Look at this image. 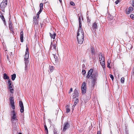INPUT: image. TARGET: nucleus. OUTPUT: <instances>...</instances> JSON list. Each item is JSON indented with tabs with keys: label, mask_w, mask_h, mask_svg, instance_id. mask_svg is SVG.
Returning a JSON list of instances; mask_svg holds the SVG:
<instances>
[{
	"label": "nucleus",
	"mask_w": 134,
	"mask_h": 134,
	"mask_svg": "<svg viewBox=\"0 0 134 134\" xmlns=\"http://www.w3.org/2000/svg\"><path fill=\"white\" fill-rule=\"evenodd\" d=\"M132 71H133V74H134V67Z\"/></svg>",
	"instance_id": "nucleus-57"
},
{
	"label": "nucleus",
	"mask_w": 134,
	"mask_h": 134,
	"mask_svg": "<svg viewBox=\"0 0 134 134\" xmlns=\"http://www.w3.org/2000/svg\"><path fill=\"white\" fill-rule=\"evenodd\" d=\"M105 62H102V63H100L101 64L102 67L104 69H105Z\"/></svg>",
	"instance_id": "nucleus-29"
},
{
	"label": "nucleus",
	"mask_w": 134,
	"mask_h": 134,
	"mask_svg": "<svg viewBox=\"0 0 134 134\" xmlns=\"http://www.w3.org/2000/svg\"><path fill=\"white\" fill-rule=\"evenodd\" d=\"M34 22L36 23L37 22L36 16H34Z\"/></svg>",
	"instance_id": "nucleus-36"
},
{
	"label": "nucleus",
	"mask_w": 134,
	"mask_h": 134,
	"mask_svg": "<svg viewBox=\"0 0 134 134\" xmlns=\"http://www.w3.org/2000/svg\"><path fill=\"white\" fill-rule=\"evenodd\" d=\"M66 109L69 108L70 105H67L65 107Z\"/></svg>",
	"instance_id": "nucleus-50"
},
{
	"label": "nucleus",
	"mask_w": 134,
	"mask_h": 134,
	"mask_svg": "<svg viewBox=\"0 0 134 134\" xmlns=\"http://www.w3.org/2000/svg\"><path fill=\"white\" fill-rule=\"evenodd\" d=\"M42 10H40L37 13V15H39V14L41 13Z\"/></svg>",
	"instance_id": "nucleus-47"
},
{
	"label": "nucleus",
	"mask_w": 134,
	"mask_h": 134,
	"mask_svg": "<svg viewBox=\"0 0 134 134\" xmlns=\"http://www.w3.org/2000/svg\"><path fill=\"white\" fill-rule=\"evenodd\" d=\"M9 101L10 104L14 103L13 97H10L9 98Z\"/></svg>",
	"instance_id": "nucleus-20"
},
{
	"label": "nucleus",
	"mask_w": 134,
	"mask_h": 134,
	"mask_svg": "<svg viewBox=\"0 0 134 134\" xmlns=\"http://www.w3.org/2000/svg\"><path fill=\"white\" fill-rule=\"evenodd\" d=\"M79 102V99L78 98H76L75 99V101L74 102V104L73 105V106L72 107V108L73 110H74V109L75 107V106L76 105V104L77 103H78Z\"/></svg>",
	"instance_id": "nucleus-16"
},
{
	"label": "nucleus",
	"mask_w": 134,
	"mask_h": 134,
	"mask_svg": "<svg viewBox=\"0 0 134 134\" xmlns=\"http://www.w3.org/2000/svg\"><path fill=\"white\" fill-rule=\"evenodd\" d=\"M3 15L2 13L0 11V17L2 16Z\"/></svg>",
	"instance_id": "nucleus-52"
},
{
	"label": "nucleus",
	"mask_w": 134,
	"mask_h": 134,
	"mask_svg": "<svg viewBox=\"0 0 134 134\" xmlns=\"http://www.w3.org/2000/svg\"><path fill=\"white\" fill-rule=\"evenodd\" d=\"M133 10V8L132 7H130L129 8L128 11H126V13L127 14H129L130 12Z\"/></svg>",
	"instance_id": "nucleus-18"
},
{
	"label": "nucleus",
	"mask_w": 134,
	"mask_h": 134,
	"mask_svg": "<svg viewBox=\"0 0 134 134\" xmlns=\"http://www.w3.org/2000/svg\"><path fill=\"white\" fill-rule=\"evenodd\" d=\"M54 134H57V132H54Z\"/></svg>",
	"instance_id": "nucleus-58"
},
{
	"label": "nucleus",
	"mask_w": 134,
	"mask_h": 134,
	"mask_svg": "<svg viewBox=\"0 0 134 134\" xmlns=\"http://www.w3.org/2000/svg\"><path fill=\"white\" fill-rule=\"evenodd\" d=\"M130 111L133 113L134 114V106L132 105L130 109Z\"/></svg>",
	"instance_id": "nucleus-24"
},
{
	"label": "nucleus",
	"mask_w": 134,
	"mask_h": 134,
	"mask_svg": "<svg viewBox=\"0 0 134 134\" xmlns=\"http://www.w3.org/2000/svg\"><path fill=\"white\" fill-rule=\"evenodd\" d=\"M59 1H60V3H61V2H62V0H59Z\"/></svg>",
	"instance_id": "nucleus-60"
},
{
	"label": "nucleus",
	"mask_w": 134,
	"mask_h": 134,
	"mask_svg": "<svg viewBox=\"0 0 134 134\" xmlns=\"http://www.w3.org/2000/svg\"><path fill=\"white\" fill-rule=\"evenodd\" d=\"M8 24L9 26L12 25H13V24L12 22V21L11 20V17H9V20L8 21Z\"/></svg>",
	"instance_id": "nucleus-22"
},
{
	"label": "nucleus",
	"mask_w": 134,
	"mask_h": 134,
	"mask_svg": "<svg viewBox=\"0 0 134 134\" xmlns=\"http://www.w3.org/2000/svg\"><path fill=\"white\" fill-rule=\"evenodd\" d=\"M18 129V126H16V127L15 128V129H14V128H13V131H14V130H15V131H17Z\"/></svg>",
	"instance_id": "nucleus-41"
},
{
	"label": "nucleus",
	"mask_w": 134,
	"mask_h": 134,
	"mask_svg": "<svg viewBox=\"0 0 134 134\" xmlns=\"http://www.w3.org/2000/svg\"><path fill=\"white\" fill-rule=\"evenodd\" d=\"M19 104L20 108V111L21 113H22L24 111V107L22 102L21 100L20 101Z\"/></svg>",
	"instance_id": "nucleus-8"
},
{
	"label": "nucleus",
	"mask_w": 134,
	"mask_h": 134,
	"mask_svg": "<svg viewBox=\"0 0 134 134\" xmlns=\"http://www.w3.org/2000/svg\"><path fill=\"white\" fill-rule=\"evenodd\" d=\"M49 21V20L48 19H47V18L46 19H44L43 21V23L44 24L48 22Z\"/></svg>",
	"instance_id": "nucleus-31"
},
{
	"label": "nucleus",
	"mask_w": 134,
	"mask_h": 134,
	"mask_svg": "<svg viewBox=\"0 0 134 134\" xmlns=\"http://www.w3.org/2000/svg\"><path fill=\"white\" fill-rule=\"evenodd\" d=\"M7 4V0H3L0 4V9L2 11L4 12L5 8Z\"/></svg>",
	"instance_id": "nucleus-4"
},
{
	"label": "nucleus",
	"mask_w": 134,
	"mask_h": 134,
	"mask_svg": "<svg viewBox=\"0 0 134 134\" xmlns=\"http://www.w3.org/2000/svg\"><path fill=\"white\" fill-rule=\"evenodd\" d=\"M109 76H110V77L111 79L112 80H113L114 79V77H113V75L111 74H110L109 75Z\"/></svg>",
	"instance_id": "nucleus-40"
},
{
	"label": "nucleus",
	"mask_w": 134,
	"mask_h": 134,
	"mask_svg": "<svg viewBox=\"0 0 134 134\" xmlns=\"http://www.w3.org/2000/svg\"><path fill=\"white\" fill-rule=\"evenodd\" d=\"M9 89L10 90V92L11 93H14V89L13 88Z\"/></svg>",
	"instance_id": "nucleus-38"
},
{
	"label": "nucleus",
	"mask_w": 134,
	"mask_h": 134,
	"mask_svg": "<svg viewBox=\"0 0 134 134\" xmlns=\"http://www.w3.org/2000/svg\"><path fill=\"white\" fill-rule=\"evenodd\" d=\"M26 47V48L25 54L24 55L25 57L24 59L25 64L24 72L25 74L27 72L29 66V49L28 47H27V45Z\"/></svg>",
	"instance_id": "nucleus-3"
},
{
	"label": "nucleus",
	"mask_w": 134,
	"mask_h": 134,
	"mask_svg": "<svg viewBox=\"0 0 134 134\" xmlns=\"http://www.w3.org/2000/svg\"><path fill=\"white\" fill-rule=\"evenodd\" d=\"M125 132H126V133H128L127 132V128H125Z\"/></svg>",
	"instance_id": "nucleus-54"
},
{
	"label": "nucleus",
	"mask_w": 134,
	"mask_h": 134,
	"mask_svg": "<svg viewBox=\"0 0 134 134\" xmlns=\"http://www.w3.org/2000/svg\"><path fill=\"white\" fill-rule=\"evenodd\" d=\"M11 107L12 108V109L14 110L15 109V107L14 105V103L10 104Z\"/></svg>",
	"instance_id": "nucleus-34"
},
{
	"label": "nucleus",
	"mask_w": 134,
	"mask_h": 134,
	"mask_svg": "<svg viewBox=\"0 0 134 134\" xmlns=\"http://www.w3.org/2000/svg\"><path fill=\"white\" fill-rule=\"evenodd\" d=\"M53 66H51L49 68V71L51 72H52L53 71Z\"/></svg>",
	"instance_id": "nucleus-33"
},
{
	"label": "nucleus",
	"mask_w": 134,
	"mask_h": 134,
	"mask_svg": "<svg viewBox=\"0 0 134 134\" xmlns=\"http://www.w3.org/2000/svg\"><path fill=\"white\" fill-rule=\"evenodd\" d=\"M70 4L72 6H74L75 5V4L73 2H70Z\"/></svg>",
	"instance_id": "nucleus-43"
},
{
	"label": "nucleus",
	"mask_w": 134,
	"mask_h": 134,
	"mask_svg": "<svg viewBox=\"0 0 134 134\" xmlns=\"http://www.w3.org/2000/svg\"><path fill=\"white\" fill-rule=\"evenodd\" d=\"M42 10H40L37 13V15H39V14L41 13Z\"/></svg>",
	"instance_id": "nucleus-48"
},
{
	"label": "nucleus",
	"mask_w": 134,
	"mask_h": 134,
	"mask_svg": "<svg viewBox=\"0 0 134 134\" xmlns=\"http://www.w3.org/2000/svg\"><path fill=\"white\" fill-rule=\"evenodd\" d=\"M70 127V125L68 122H65L64 124L63 131L64 132Z\"/></svg>",
	"instance_id": "nucleus-7"
},
{
	"label": "nucleus",
	"mask_w": 134,
	"mask_h": 134,
	"mask_svg": "<svg viewBox=\"0 0 134 134\" xmlns=\"http://www.w3.org/2000/svg\"><path fill=\"white\" fill-rule=\"evenodd\" d=\"M79 93H78V91L76 90V89H75L74 91V92L73 94V97L74 98H76L78 96Z\"/></svg>",
	"instance_id": "nucleus-14"
},
{
	"label": "nucleus",
	"mask_w": 134,
	"mask_h": 134,
	"mask_svg": "<svg viewBox=\"0 0 134 134\" xmlns=\"http://www.w3.org/2000/svg\"><path fill=\"white\" fill-rule=\"evenodd\" d=\"M121 83H123L124 82V77H122L121 79Z\"/></svg>",
	"instance_id": "nucleus-35"
},
{
	"label": "nucleus",
	"mask_w": 134,
	"mask_h": 134,
	"mask_svg": "<svg viewBox=\"0 0 134 134\" xmlns=\"http://www.w3.org/2000/svg\"><path fill=\"white\" fill-rule=\"evenodd\" d=\"M126 134H129V133H126Z\"/></svg>",
	"instance_id": "nucleus-62"
},
{
	"label": "nucleus",
	"mask_w": 134,
	"mask_h": 134,
	"mask_svg": "<svg viewBox=\"0 0 134 134\" xmlns=\"http://www.w3.org/2000/svg\"><path fill=\"white\" fill-rule=\"evenodd\" d=\"M40 10H42L43 7V4L42 3H41L40 4Z\"/></svg>",
	"instance_id": "nucleus-32"
},
{
	"label": "nucleus",
	"mask_w": 134,
	"mask_h": 134,
	"mask_svg": "<svg viewBox=\"0 0 134 134\" xmlns=\"http://www.w3.org/2000/svg\"><path fill=\"white\" fill-rule=\"evenodd\" d=\"M39 16L38 15H37V19H38L39 18Z\"/></svg>",
	"instance_id": "nucleus-56"
},
{
	"label": "nucleus",
	"mask_w": 134,
	"mask_h": 134,
	"mask_svg": "<svg viewBox=\"0 0 134 134\" xmlns=\"http://www.w3.org/2000/svg\"><path fill=\"white\" fill-rule=\"evenodd\" d=\"M11 76L12 80L13 81L14 80L16 77V74H13Z\"/></svg>",
	"instance_id": "nucleus-27"
},
{
	"label": "nucleus",
	"mask_w": 134,
	"mask_h": 134,
	"mask_svg": "<svg viewBox=\"0 0 134 134\" xmlns=\"http://www.w3.org/2000/svg\"><path fill=\"white\" fill-rule=\"evenodd\" d=\"M98 75V72L96 71H93L92 69H91L88 72L86 78L92 79L91 85L93 87H94L97 83Z\"/></svg>",
	"instance_id": "nucleus-2"
},
{
	"label": "nucleus",
	"mask_w": 134,
	"mask_h": 134,
	"mask_svg": "<svg viewBox=\"0 0 134 134\" xmlns=\"http://www.w3.org/2000/svg\"><path fill=\"white\" fill-rule=\"evenodd\" d=\"M10 115L12 116L11 119V121L12 120H17V119L16 118L15 112L14 110H13L11 111Z\"/></svg>",
	"instance_id": "nucleus-6"
},
{
	"label": "nucleus",
	"mask_w": 134,
	"mask_h": 134,
	"mask_svg": "<svg viewBox=\"0 0 134 134\" xmlns=\"http://www.w3.org/2000/svg\"><path fill=\"white\" fill-rule=\"evenodd\" d=\"M56 45L55 43L54 44H53L52 42H51V45L50 46V48L51 49H52V48L53 49H54L55 51L56 52L57 51L58 49L56 48Z\"/></svg>",
	"instance_id": "nucleus-10"
},
{
	"label": "nucleus",
	"mask_w": 134,
	"mask_h": 134,
	"mask_svg": "<svg viewBox=\"0 0 134 134\" xmlns=\"http://www.w3.org/2000/svg\"><path fill=\"white\" fill-rule=\"evenodd\" d=\"M130 18L134 20V15L133 14H131L130 15Z\"/></svg>",
	"instance_id": "nucleus-39"
},
{
	"label": "nucleus",
	"mask_w": 134,
	"mask_h": 134,
	"mask_svg": "<svg viewBox=\"0 0 134 134\" xmlns=\"http://www.w3.org/2000/svg\"><path fill=\"white\" fill-rule=\"evenodd\" d=\"M126 47L127 49H128L129 50H130L132 48V46L131 44H128L127 45Z\"/></svg>",
	"instance_id": "nucleus-21"
},
{
	"label": "nucleus",
	"mask_w": 134,
	"mask_h": 134,
	"mask_svg": "<svg viewBox=\"0 0 134 134\" xmlns=\"http://www.w3.org/2000/svg\"><path fill=\"white\" fill-rule=\"evenodd\" d=\"M90 19L89 18L87 19V22L88 23H89L90 22Z\"/></svg>",
	"instance_id": "nucleus-53"
},
{
	"label": "nucleus",
	"mask_w": 134,
	"mask_h": 134,
	"mask_svg": "<svg viewBox=\"0 0 134 134\" xmlns=\"http://www.w3.org/2000/svg\"><path fill=\"white\" fill-rule=\"evenodd\" d=\"M81 90L82 93L85 94L86 91V85L85 82H83L81 86Z\"/></svg>",
	"instance_id": "nucleus-5"
},
{
	"label": "nucleus",
	"mask_w": 134,
	"mask_h": 134,
	"mask_svg": "<svg viewBox=\"0 0 134 134\" xmlns=\"http://www.w3.org/2000/svg\"><path fill=\"white\" fill-rule=\"evenodd\" d=\"M44 23H43H43H42L41 24V26H42L44 25Z\"/></svg>",
	"instance_id": "nucleus-59"
},
{
	"label": "nucleus",
	"mask_w": 134,
	"mask_h": 134,
	"mask_svg": "<svg viewBox=\"0 0 134 134\" xmlns=\"http://www.w3.org/2000/svg\"><path fill=\"white\" fill-rule=\"evenodd\" d=\"M3 79L5 80H9V77L5 73H4L3 75Z\"/></svg>",
	"instance_id": "nucleus-23"
},
{
	"label": "nucleus",
	"mask_w": 134,
	"mask_h": 134,
	"mask_svg": "<svg viewBox=\"0 0 134 134\" xmlns=\"http://www.w3.org/2000/svg\"><path fill=\"white\" fill-rule=\"evenodd\" d=\"M8 83L9 85L8 87V89L12 88L13 86V85L12 84L11 81L10 80H8Z\"/></svg>",
	"instance_id": "nucleus-17"
},
{
	"label": "nucleus",
	"mask_w": 134,
	"mask_h": 134,
	"mask_svg": "<svg viewBox=\"0 0 134 134\" xmlns=\"http://www.w3.org/2000/svg\"><path fill=\"white\" fill-rule=\"evenodd\" d=\"M82 69H85V66L84 64H83L82 65Z\"/></svg>",
	"instance_id": "nucleus-42"
},
{
	"label": "nucleus",
	"mask_w": 134,
	"mask_h": 134,
	"mask_svg": "<svg viewBox=\"0 0 134 134\" xmlns=\"http://www.w3.org/2000/svg\"><path fill=\"white\" fill-rule=\"evenodd\" d=\"M120 1V0H117L115 2V3L116 4H118V3Z\"/></svg>",
	"instance_id": "nucleus-45"
},
{
	"label": "nucleus",
	"mask_w": 134,
	"mask_h": 134,
	"mask_svg": "<svg viewBox=\"0 0 134 134\" xmlns=\"http://www.w3.org/2000/svg\"><path fill=\"white\" fill-rule=\"evenodd\" d=\"M97 134H100V132H98Z\"/></svg>",
	"instance_id": "nucleus-61"
},
{
	"label": "nucleus",
	"mask_w": 134,
	"mask_h": 134,
	"mask_svg": "<svg viewBox=\"0 0 134 134\" xmlns=\"http://www.w3.org/2000/svg\"><path fill=\"white\" fill-rule=\"evenodd\" d=\"M53 55L54 57V58L52 59L53 62L55 63H57L58 62V57L53 54Z\"/></svg>",
	"instance_id": "nucleus-13"
},
{
	"label": "nucleus",
	"mask_w": 134,
	"mask_h": 134,
	"mask_svg": "<svg viewBox=\"0 0 134 134\" xmlns=\"http://www.w3.org/2000/svg\"><path fill=\"white\" fill-rule=\"evenodd\" d=\"M23 31H21L20 33V41L21 42H23Z\"/></svg>",
	"instance_id": "nucleus-19"
},
{
	"label": "nucleus",
	"mask_w": 134,
	"mask_h": 134,
	"mask_svg": "<svg viewBox=\"0 0 134 134\" xmlns=\"http://www.w3.org/2000/svg\"><path fill=\"white\" fill-rule=\"evenodd\" d=\"M97 29V25L96 22H95L92 24V30L93 32L95 31Z\"/></svg>",
	"instance_id": "nucleus-11"
},
{
	"label": "nucleus",
	"mask_w": 134,
	"mask_h": 134,
	"mask_svg": "<svg viewBox=\"0 0 134 134\" xmlns=\"http://www.w3.org/2000/svg\"><path fill=\"white\" fill-rule=\"evenodd\" d=\"M81 19L82 20H83V16H79V26L78 30V32L77 37L78 42L80 44L82 43L84 40V32L82 27Z\"/></svg>",
	"instance_id": "nucleus-1"
},
{
	"label": "nucleus",
	"mask_w": 134,
	"mask_h": 134,
	"mask_svg": "<svg viewBox=\"0 0 134 134\" xmlns=\"http://www.w3.org/2000/svg\"><path fill=\"white\" fill-rule=\"evenodd\" d=\"M72 88H70V89L69 90V93H70L71 92H72Z\"/></svg>",
	"instance_id": "nucleus-49"
},
{
	"label": "nucleus",
	"mask_w": 134,
	"mask_h": 134,
	"mask_svg": "<svg viewBox=\"0 0 134 134\" xmlns=\"http://www.w3.org/2000/svg\"><path fill=\"white\" fill-rule=\"evenodd\" d=\"M110 61L108 60L107 61V66L108 68H110Z\"/></svg>",
	"instance_id": "nucleus-30"
},
{
	"label": "nucleus",
	"mask_w": 134,
	"mask_h": 134,
	"mask_svg": "<svg viewBox=\"0 0 134 134\" xmlns=\"http://www.w3.org/2000/svg\"><path fill=\"white\" fill-rule=\"evenodd\" d=\"M7 59L8 60V61H9V57H8V55H7Z\"/></svg>",
	"instance_id": "nucleus-55"
},
{
	"label": "nucleus",
	"mask_w": 134,
	"mask_h": 134,
	"mask_svg": "<svg viewBox=\"0 0 134 134\" xmlns=\"http://www.w3.org/2000/svg\"><path fill=\"white\" fill-rule=\"evenodd\" d=\"M66 109V112L67 113H68L70 111V108H68Z\"/></svg>",
	"instance_id": "nucleus-44"
},
{
	"label": "nucleus",
	"mask_w": 134,
	"mask_h": 134,
	"mask_svg": "<svg viewBox=\"0 0 134 134\" xmlns=\"http://www.w3.org/2000/svg\"><path fill=\"white\" fill-rule=\"evenodd\" d=\"M99 60L100 63H102V62H105L104 57L101 53H100L99 54Z\"/></svg>",
	"instance_id": "nucleus-9"
},
{
	"label": "nucleus",
	"mask_w": 134,
	"mask_h": 134,
	"mask_svg": "<svg viewBox=\"0 0 134 134\" xmlns=\"http://www.w3.org/2000/svg\"><path fill=\"white\" fill-rule=\"evenodd\" d=\"M42 10H40L37 13V15H39V14L41 13Z\"/></svg>",
	"instance_id": "nucleus-46"
},
{
	"label": "nucleus",
	"mask_w": 134,
	"mask_h": 134,
	"mask_svg": "<svg viewBox=\"0 0 134 134\" xmlns=\"http://www.w3.org/2000/svg\"><path fill=\"white\" fill-rule=\"evenodd\" d=\"M91 53L92 54V55L94 54H95V50L92 47H91Z\"/></svg>",
	"instance_id": "nucleus-25"
},
{
	"label": "nucleus",
	"mask_w": 134,
	"mask_h": 134,
	"mask_svg": "<svg viewBox=\"0 0 134 134\" xmlns=\"http://www.w3.org/2000/svg\"><path fill=\"white\" fill-rule=\"evenodd\" d=\"M132 6H134V0H132Z\"/></svg>",
	"instance_id": "nucleus-51"
},
{
	"label": "nucleus",
	"mask_w": 134,
	"mask_h": 134,
	"mask_svg": "<svg viewBox=\"0 0 134 134\" xmlns=\"http://www.w3.org/2000/svg\"><path fill=\"white\" fill-rule=\"evenodd\" d=\"M82 73L83 75H85L86 73V71L84 69H82Z\"/></svg>",
	"instance_id": "nucleus-37"
},
{
	"label": "nucleus",
	"mask_w": 134,
	"mask_h": 134,
	"mask_svg": "<svg viewBox=\"0 0 134 134\" xmlns=\"http://www.w3.org/2000/svg\"><path fill=\"white\" fill-rule=\"evenodd\" d=\"M44 126L45 130V133L46 134H48V130L46 125H45Z\"/></svg>",
	"instance_id": "nucleus-26"
},
{
	"label": "nucleus",
	"mask_w": 134,
	"mask_h": 134,
	"mask_svg": "<svg viewBox=\"0 0 134 134\" xmlns=\"http://www.w3.org/2000/svg\"><path fill=\"white\" fill-rule=\"evenodd\" d=\"M49 34L51 38L53 39H54L56 35V33L52 31H51V32L49 33Z\"/></svg>",
	"instance_id": "nucleus-12"
},
{
	"label": "nucleus",
	"mask_w": 134,
	"mask_h": 134,
	"mask_svg": "<svg viewBox=\"0 0 134 134\" xmlns=\"http://www.w3.org/2000/svg\"><path fill=\"white\" fill-rule=\"evenodd\" d=\"M0 18H1L2 19L3 21L4 24V25H6V21L5 20V18L4 17V16L3 15Z\"/></svg>",
	"instance_id": "nucleus-28"
},
{
	"label": "nucleus",
	"mask_w": 134,
	"mask_h": 134,
	"mask_svg": "<svg viewBox=\"0 0 134 134\" xmlns=\"http://www.w3.org/2000/svg\"><path fill=\"white\" fill-rule=\"evenodd\" d=\"M9 28L12 34L14 35V28L13 26V25L9 26Z\"/></svg>",
	"instance_id": "nucleus-15"
}]
</instances>
